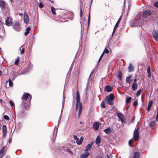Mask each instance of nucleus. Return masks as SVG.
<instances>
[{
	"label": "nucleus",
	"instance_id": "obj_27",
	"mask_svg": "<svg viewBox=\"0 0 158 158\" xmlns=\"http://www.w3.org/2000/svg\"><path fill=\"white\" fill-rule=\"evenodd\" d=\"M110 127H108L106 129L104 130V131L107 134H109L110 132Z\"/></svg>",
	"mask_w": 158,
	"mask_h": 158
},
{
	"label": "nucleus",
	"instance_id": "obj_2",
	"mask_svg": "<svg viewBox=\"0 0 158 158\" xmlns=\"http://www.w3.org/2000/svg\"><path fill=\"white\" fill-rule=\"evenodd\" d=\"M76 97V109H79L78 117H79L81 112L82 104V103L80 102V97L78 91L77 92Z\"/></svg>",
	"mask_w": 158,
	"mask_h": 158
},
{
	"label": "nucleus",
	"instance_id": "obj_7",
	"mask_svg": "<svg viewBox=\"0 0 158 158\" xmlns=\"http://www.w3.org/2000/svg\"><path fill=\"white\" fill-rule=\"evenodd\" d=\"M12 20L11 18L10 17H8L6 19V24L8 26H10L12 24Z\"/></svg>",
	"mask_w": 158,
	"mask_h": 158
},
{
	"label": "nucleus",
	"instance_id": "obj_60",
	"mask_svg": "<svg viewBox=\"0 0 158 158\" xmlns=\"http://www.w3.org/2000/svg\"><path fill=\"white\" fill-rule=\"evenodd\" d=\"M98 158H102V156L101 155H99L98 156Z\"/></svg>",
	"mask_w": 158,
	"mask_h": 158
},
{
	"label": "nucleus",
	"instance_id": "obj_32",
	"mask_svg": "<svg viewBox=\"0 0 158 158\" xmlns=\"http://www.w3.org/2000/svg\"><path fill=\"white\" fill-rule=\"evenodd\" d=\"M155 123V121H152V122H151L149 124L150 127H151L152 128L153 127Z\"/></svg>",
	"mask_w": 158,
	"mask_h": 158
},
{
	"label": "nucleus",
	"instance_id": "obj_47",
	"mask_svg": "<svg viewBox=\"0 0 158 158\" xmlns=\"http://www.w3.org/2000/svg\"><path fill=\"white\" fill-rule=\"evenodd\" d=\"M154 6L157 8H158V2H156L154 4Z\"/></svg>",
	"mask_w": 158,
	"mask_h": 158
},
{
	"label": "nucleus",
	"instance_id": "obj_56",
	"mask_svg": "<svg viewBox=\"0 0 158 158\" xmlns=\"http://www.w3.org/2000/svg\"><path fill=\"white\" fill-rule=\"evenodd\" d=\"M148 77L149 78H150V77H151V72H150V73H148Z\"/></svg>",
	"mask_w": 158,
	"mask_h": 158
},
{
	"label": "nucleus",
	"instance_id": "obj_34",
	"mask_svg": "<svg viewBox=\"0 0 158 158\" xmlns=\"http://www.w3.org/2000/svg\"><path fill=\"white\" fill-rule=\"evenodd\" d=\"M107 101L108 104L110 105H112L113 104V100H106Z\"/></svg>",
	"mask_w": 158,
	"mask_h": 158
},
{
	"label": "nucleus",
	"instance_id": "obj_37",
	"mask_svg": "<svg viewBox=\"0 0 158 158\" xmlns=\"http://www.w3.org/2000/svg\"><path fill=\"white\" fill-rule=\"evenodd\" d=\"M4 118L7 121H8L9 120V117L6 115H4L3 116Z\"/></svg>",
	"mask_w": 158,
	"mask_h": 158
},
{
	"label": "nucleus",
	"instance_id": "obj_62",
	"mask_svg": "<svg viewBox=\"0 0 158 158\" xmlns=\"http://www.w3.org/2000/svg\"><path fill=\"white\" fill-rule=\"evenodd\" d=\"M2 71L0 70V76L2 74Z\"/></svg>",
	"mask_w": 158,
	"mask_h": 158
},
{
	"label": "nucleus",
	"instance_id": "obj_15",
	"mask_svg": "<svg viewBox=\"0 0 158 158\" xmlns=\"http://www.w3.org/2000/svg\"><path fill=\"white\" fill-rule=\"evenodd\" d=\"M116 115L120 119H123L124 118V115L122 113L120 112L117 113L116 114Z\"/></svg>",
	"mask_w": 158,
	"mask_h": 158
},
{
	"label": "nucleus",
	"instance_id": "obj_9",
	"mask_svg": "<svg viewBox=\"0 0 158 158\" xmlns=\"http://www.w3.org/2000/svg\"><path fill=\"white\" fill-rule=\"evenodd\" d=\"M120 19H121V17L118 19V21L116 23L114 27L113 32L112 33V35H114V33L115 32L117 27L118 26V25H119V23L120 21Z\"/></svg>",
	"mask_w": 158,
	"mask_h": 158
},
{
	"label": "nucleus",
	"instance_id": "obj_16",
	"mask_svg": "<svg viewBox=\"0 0 158 158\" xmlns=\"http://www.w3.org/2000/svg\"><path fill=\"white\" fill-rule=\"evenodd\" d=\"M89 153L88 152H86L82 154L81 156V158H86L89 155Z\"/></svg>",
	"mask_w": 158,
	"mask_h": 158
},
{
	"label": "nucleus",
	"instance_id": "obj_6",
	"mask_svg": "<svg viewBox=\"0 0 158 158\" xmlns=\"http://www.w3.org/2000/svg\"><path fill=\"white\" fill-rule=\"evenodd\" d=\"M153 38L156 41H158V30H154L152 32Z\"/></svg>",
	"mask_w": 158,
	"mask_h": 158
},
{
	"label": "nucleus",
	"instance_id": "obj_39",
	"mask_svg": "<svg viewBox=\"0 0 158 158\" xmlns=\"http://www.w3.org/2000/svg\"><path fill=\"white\" fill-rule=\"evenodd\" d=\"M67 151L69 152L70 154L73 155V153L72 152L71 150L69 148H67L66 149Z\"/></svg>",
	"mask_w": 158,
	"mask_h": 158
},
{
	"label": "nucleus",
	"instance_id": "obj_42",
	"mask_svg": "<svg viewBox=\"0 0 158 158\" xmlns=\"http://www.w3.org/2000/svg\"><path fill=\"white\" fill-rule=\"evenodd\" d=\"M101 105L103 108H104L105 107V103L103 101L102 102Z\"/></svg>",
	"mask_w": 158,
	"mask_h": 158
},
{
	"label": "nucleus",
	"instance_id": "obj_20",
	"mask_svg": "<svg viewBox=\"0 0 158 158\" xmlns=\"http://www.w3.org/2000/svg\"><path fill=\"white\" fill-rule=\"evenodd\" d=\"M0 7L2 9L5 8V5L4 1L0 0Z\"/></svg>",
	"mask_w": 158,
	"mask_h": 158
},
{
	"label": "nucleus",
	"instance_id": "obj_35",
	"mask_svg": "<svg viewBox=\"0 0 158 158\" xmlns=\"http://www.w3.org/2000/svg\"><path fill=\"white\" fill-rule=\"evenodd\" d=\"M19 61V58L18 57L15 60V64L16 65H18V63Z\"/></svg>",
	"mask_w": 158,
	"mask_h": 158
},
{
	"label": "nucleus",
	"instance_id": "obj_22",
	"mask_svg": "<svg viewBox=\"0 0 158 158\" xmlns=\"http://www.w3.org/2000/svg\"><path fill=\"white\" fill-rule=\"evenodd\" d=\"M152 103L153 102L152 101H150L149 102L148 106L147 108V110L148 111H149L150 110L151 107L152 106Z\"/></svg>",
	"mask_w": 158,
	"mask_h": 158
},
{
	"label": "nucleus",
	"instance_id": "obj_45",
	"mask_svg": "<svg viewBox=\"0 0 158 158\" xmlns=\"http://www.w3.org/2000/svg\"><path fill=\"white\" fill-rule=\"evenodd\" d=\"M73 137L74 139L76 140V141H78L79 139L76 135H74L73 136Z\"/></svg>",
	"mask_w": 158,
	"mask_h": 158
},
{
	"label": "nucleus",
	"instance_id": "obj_57",
	"mask_svg": "<svg viewBox=\"0 0 158 158\" xmlns=\"http://www.w3.org/2000/svg\"><path fill=\"white\" fill-rule=\"evenodd\" d=\"M120 120L122 123H125V122L124 121L123 119H122Z\"/></svg>",
	"mask_w": 158,
	"mask_h": 158
},
{
	"label": "nucleus",
	"instance_id": "obj_41",
	"mask_svg": "<svg viewBox=\"0 0 158 158\" xmlns=\"http://www.w3.org/2000/svg\"><path fill=\"white\" fill-rule=\"evenodd\" d=\"M138 102L137 100H135L133 103V105L135 106H136L138 105Z\"/></svg>",
	"mask_w": 158,
	"mask_h": 158
},
{
	"label": "nucleus",
	"instance_id": "obj_12",
	"mask_svg": "<svg viewBox=\"0 0 158 158\" xmlns=\"http://www.w3.org/2000/svg\"><path fill=\"white\" fill-rule=\"evenodd\" d=\"M105 89L106 92H109L112 91V88L110 85H107L106 86Z\"/></svg>",
	"mask_w": 158,
	"mask_h": 158
},
{
	"label": "nucleus",
	"instance_id": "obj_40",
	"mask_svg": "<svg viewBox=\"0 0 158 158\" xmlns=\"http://www.w3.org/2000/svg\"><path fill=\"white\" fill-rule=\"evenodd\" d=\"M109 52V51L108 49L106 48L105 49L103 52L104 53H106L107 54Z\"/></svg>",
	"mask_w": 158,
	"mask_h": 158
},
{
	"label": "nucleus",
	"instance_id": "obj_28",
	"mask_svg": "<svg viewBox=\"0 0 158 158\" xmlns=\"http://www.w3.org/2000/svg\"><path fill=\"white\" fill-rule=\"evenodd\" d=\"M132 99L131 97H127L126 100V103H128L130 102V101Z\"/></svg>",
	"mask_w": 158,
	"mask_h": 158
},
{
	"label": "nucleus",
	"instance_id": "obj_48",
	"mask_svg": "<svg viewBox=\"0 0 158 158\" xmlns=\"http://www.w3.org/2000/svg\"><path fill=\"white\" fill-rule=\"evenodd\" d=\"M39 7L40 8H42L43 7V5L42 3H40L39 5Z\"/></svg>",
	"mask_w": 158,
	"mask_h": 158
},
{
	"label": "nucleus",
	"instance_id": "obj_30",
	"mask_svg": "<svg viewBox=\"0 0 158 158\" xmlns=\"http://www.w3.org/2000/svg\"><path fill=\"white\" fill-rule=\"evenodd\" d=\"M2 132H7V128L6 125H4L2 127Z\"/></svg>",
	"mask_w": 158,
	"mask_h": 158
},
{
	"label": "nucleus",
	"instance_id": "obj_59",
	"mask_svg": "<svg viewBox=\"0 0 158 158\" xmlns=\"http://www.w3.org/2000/svg\"><path fill=\"white\" fill-rule=\"evenodd\" d=\"M11 137H10L9 138V143H10L11 142Z\"/></svg>",
	"mask_w": 158,
	"mask_h": 158
},
{
	"label": "nucleus",
	"instance_id": "obj_55",
	"mask_svg": "<svg viewBox=\"0 0 158 158\" xmlns=\"http://www.w3.org/2000/svg\"><path fill=\"white\" fill-rule=\"evenodd\" d=\"M104 53L103 52L102 53V54L101 55V56L100 58H99V59L98 60V62H99L100 60H101V58L103 56V54H104Z\"/></svg>",
	"mask_w": 158,
	"mask_h": 158
},
{
	"label": "nucleus",
	"instance_id": "obj_44",
	"mask_svg": "<svg viewBox=\"0 0 158 158\" xmlns=\"http://www.w3.org/2000/svg\"><path fill=\"white\" fill-rule=\"evenodd\" d=\"M73 137L74 139L76 140V141H78L79 139L76 135H74L73 136Z\"/></svg>",
	"mask_w": 158,
	"mask_h": 158
},
{
	"label": "nucleus",
	"instance_id": "obj_5",
	"mask_svg": "<svg viewBox=\"0 0 158 158\" xmlns=\"http://www.w3.org/2000/svg\"><path fill=\"white\" fill-rule=\"evenodd\" d=\"M13 28L17 31H19L21 30V27L19 22L15 23L13 26Z\"/></svg>",
	"mask_w": 158,
	"mask_h": 158
},
{
	"label": "nucleus",
	"instance_id": "obj_25",
	"mask_svg": "<svg viewBox=\"0 0 158 158\" xmlns=\"http://www.w3.org/2000/svg\"><path fill=\"white\" fill-rule=\"evenodd\" d=\"M129 72H131L134 70V68L131 64H130L128 68Z\"/></svg>",
	"mask_w": 158,
	"mask_h": 158
},
{
	"label": "nucleus",
	"instance_id": "obj_3",
	"mask_svg": "<svg viewBox=\"0 0 158 158\" xmlns=\"http://www.w3.org/2000/svg\"><path fill=\"white\" fill-rule=\"evenodd\" d=\"M139 127L138 126H137L134 131L133 138L135 141L138 140L139 138Z\"/></svg>",
	"mask_w": 158,
	"mask_h": 158
},
{
	"label": "nucleus",
	"instance_id": "obj_50",
	"mask_svg": "<svg viewBox=\"0 0 158 158\" xmlns=\"http://www.w3.org/2000/svg\"><path fill=\"white\" fill-rule=\"evenodd\" d=\"M133 142V140L132 139H131L130 140H129V145L131 146V143Z\"/></svg>",
	"mask_w": 158,
	"mask_h": 158
},
{
	"label": "nucleus",
	"instance_id": "obj_36",
	"mask_svg": "<svg viewBox=\"0 0 158 158\" xmlns=\"http://www.w3.org/2000/svg\"><path fill=\"white\" fill-rule=\"evenodd\" d=\"M8 81H9V85L10 86V87L12 86H13V83L12 81H11V80L10 79H9Z\"/></svg>",
	"mask_w": 158,
	"mask_h": 158
},
{
	"label": "nucleus",
	"instance_id": "obj_61",
	"mask_svg": "<svg viewBox=\"0 0 158 158\" xmlns=\"http://www.w3.org/2000/svg\"><path fill=\"white\" fill-rule=\"evenodd\" d=\"M136 79H135L134 80V83H136Z\"/></svg>",
	"mask_w": 158,
	"mask_h": 158
},
{
	"label": "nucleus",
	"instance_id": "obj_14",
	"mask_svg": "<svg viewBox=\"0 0 158 158\" xmlns=\"http://www.w3.org/2000/svg\"><path fill=\"white\" fill-rule=\"evenodd\" d=\"M7 146H4L2 149L0 151V158H1L3 155V154L4 152V149H6Z\"/></svg>",
	"mask_w": 158,
	"mask_h": 158
},
{
	"label": "nucleus",
	"instance_id": "obj_17",
	"mask_svg": "<svg viewBox=\"0 0 158 158\" xmlns=\"http://www.w3.org/2000/svg\"><path fill=\"white\" fill-rule=\"evenodd\" d=\"M132 77V76L131 75H130L129 76H128L126 78V81L127 83L130 84L131 82V77Z\"/></svg>",
	"mask_w": 158,
	"mask_h": 158
},
{
	"label": "nucleus",
	"instance_id": "obj_51",
	"mask_svg": "<svg viewBox=\"0 0 158 158\" xmlns=\"http://www.w3.org/2000/svg\"><path fill=\"white\" fill-rule=\"evenodd\" d=\"M24 52V48H23L21 51V54H23Z\"/></svg>",
	"mask_w": 158,
	"mask_h": 158
},
{
	"label": "nucleus",
	"instance_id": "obj_8",
	"mask_svg": "<svg viewBox=\"0 0 158 158\" xmlns=\"http://www.w3.org/2000/svg\"><path fill=\"white\" fill-rule=\"evenodd\" d=\"M152 13V11L149 10H147L143 12V16L144 18H146L149 16Z\"/></svg>",
	"mask_w": 158,
	"mask_h": 158
},
{
	"label": "nucleus",
	"instance_id": "obj_24",
	"mask_svg": "<svg viewBox=\"0 0 158 158\" xmlns=\"http://www.w3.org/2000/svg\"><path fill=\"white\" fill-rule=\"evenodd\" d=\"M139 152H136L134 153L133 158H139Z\"/></svg>",
	"mask_w": 158,
	"mask_h": 158
},
{
	"label": "nucleus",
	"instance_id": "obj_1",
	"mask_svg": "<svg viewBox=\"0 0 158 158\" xmlns=\"http://www.w3.org/2000/svg\"><path fill=\"white\" fill-rule=\"evenodd\" d=\"M21 98L23 100L21 107L22 109H26L29 106V105L26 102V100L27 99L28 101L30 102L31 98V96L28 93H25L23 95Z\"/></svg>",
	"mask_w": 158,
	"mask_h": 158
},
{
	"label": "nucleus",
	"instance_id": "obj_4",
	"mask_svg": "<svg viewBox=\"0 0 158 158\" xmlns=\"http://www.w3.org/2000/svg\"><path fill=\"white\" fill-rule=\"evenodd\" d=\"M141 23L139 20H133L130 22V26L132 27H138L141 26Z\"/></svg>",
	"mask_w": 158,
	"mask_h": 158
},
{
	"label": "nucleus",
	"instance_id": "obj_52",
	"mask_svg": "<svg viewBox=\"0 0 158 158\" xmlns=\"http://www.w3.org/2000/svg\"><path fill=\"white\" fill-rule=\"evenodd\" d=\"M90 20V14L89 13V16H88V23L89 24V23Z\"/></svg>",
	"mask_w": 158,
	"mask_h": 158
},
{
	"label": "nucleus",
	"instance_id": "obj_53",
	"mask_svg": "<svg viewBox=\"0 0 158 158\" xmlns=\"http://www.w3.org/2000/svg\"><path fill=\"white\" fill-rule=\"evenodd\" d=\"M150 66H148V69H147V72L148 73H150Z\"/></svg>",
	"mask_w": 158,
	"mask_h": 158
},
{
	"label": "nucleus",
	"instance_id": "obj_54",
	"mask_svg": "<svg viewBox=\"0 0 158 158\" xmlns=\"http://www.w3.org/2000/svg\"><path fill=\"white\" fill-rule=\"evenodd\" d=\"M80 16L81 18L82 16V9L81 8L80 9Z\"/></svg>",
	"mask_w": 158,
	"mask_h": 158
},
{
	"label": "nucleus",
	"instance_id": "obj_43",
	"mask_svg": "<svg viewBox=\"0 0 158 158\" xmlns=\"http://www.w3.org/2000/svg\"><path fill=\"white\" fill-rule=\"evenodd\" d=\"M73 137L74 139L76 140V141H78L79 139L76 135H74L73 136Z\"/></svg>",
	"mask_w": 158,
	"mask_h": 158
},
{
	"label": "nucleus",
	"instance_id": "obj_31",
	"mask_svg": "<svg viewBox=\"0 0 158 158\" xmlns=\"http://www.w3.org/2000/svg\"><path fill=\"white\" fill-rule=\"evenodd\" d=\"M118 77L119 78V80H121L122 79V73L121 72H119V74L117 75Z\"/></svg>",
	"mask_w": 158,
	"mask_h": 158
},
{
	"label": "nucleus",
	"instance_id": "obj_10",
	"mask_svg": "<svg viewBox=\"0 0 158 158\" xmlns=\"http://www.w3.org/2000/svg\"><path fill=\"white\" fill-rule=\"evenodd\" d=\"M99 126V124L98 122H95L93 125V128L95 131H97L98 129Z\"/></svg>",
	"mask_w": 158,
	"mask_h": 158
},
{
	"label": "nucleus",
	"instance_id": "obj_19",
	"mask_svg": "<svg viewBox=\"0 0 158 158\" xmlns=\"http://www.w3.org/2000/svg\"><path fill=\"white\" fill-rule=\"evenodd\" d=\"M137 83H133L132 84V88L133 91H135L137 88Z\"/></svg>",
	"mask_w": 158,
	"mask_h": 158
},
{
	"label": "nucleus",
	"instance_id": "obj_23",
	"mask_svg": "<svg viewBox=\"0 0 158 158\" xmlns=\"http://www.w3.org/2000/svg\"><path fill=\"white\" fill-rule=\"evenodd\" d=\"M31 28L30 27H27L26 30V31L24 33V35H27L29 33L30 31V30Z\"/></svg>",
	"mask_w": 158,
	"mask_h": 158
},
{
	"label": "nucleus",
	"instance_id": "obj_13",
	"mask_svg": "<svg viewBox=\"0 0 158 158\" xmlns=\"http://www.w3.org/2000/svg\"><path fill=\"white\" fill-rule=\"evenodd\" d=\"M101 139L100 137L99 136H98L95 140V143L97 145H99L101 143Z\"/></svg>",
	"mask_w": 158,
	"mask_h": 158
},
{
	"label": "nucleus",
	"instance_id": "obj_46",
	"mask_svg": "<svg viewBox=\"0 0 158 158\" xmlns=\"http://www.w3.org/2000/svg\"><path fill=\"white\" fill-rule=\"evenodd\" d=\"M11 106H13L14 105V102L12 101H10L9 102Z\"/></svg>",
	"mask_w": 158,
	"mask_h": 158
},
{
	"label": "nucleus",
	"instance_id": "obj_29",
	"mask_svg": "<svg viewBox=\"0 0 158 158\" xmlns=\"http://www.w3.org/2000/svg\"><path fill=\"white\" fill-rule=\"evenodd\" d=\"M51 10L52 13L54 15H56V13L55 12V8L52 6L51 7Z\"/></svg>",
	"mask_w": 158,
	"mask_h": 158
},
{
	"label": "nucleus",
	"instance_id": "obj_38",
	"mask_svg": "<svg viewBox=\"0 0 158 158\" xmlns=\"http://www.w3.org/2000/svg\"><path fill=\"white\" fill-rule=\"evenodd\" d=\"M22 125L20 122H19L18 124H17V127H18L19 129H20L22 127Z\"/></svg>",
	"mask_w": 158,
	"mask_h": 158
},
{
	"label": "nucleus",
	"instance_id": "obj_26",
	"mask_svg": "<svg viewBox=\"0 0 158 158\" xmlns=\"http://www.w3.org/2000/svg\"><path fill=\"white\" fill-rule=\"evenodd\" d=\"M23 19L25 22L26 23H27L29 21L28 16L27 15H25L24 16Z\"/></svg>",
	"mask_w": 158,
	"mask_h": 158
},
{
	"label": "nucleus",
	"instance_id": "obj_21",
	"mask_svg": "<svg viewBox=\"0 0 158 158\" xmlns=\"http://www.w3.org/2000/svg\"><path fill=\"white\" fill-rule=\"evenodd\" d=\"M92 144L90 143L88 144L86 147L85 151H89L92 147Z\"/></svg>",
	"mask_w": 158,
	"mask_h": 158
},
{
	"label": "nucleus",
	"instance_id": "obj_11",
	"mask_svg": "<svg viewBox=\"0 0 158 158\" xmlns=\"http://www.w3.org/2000/svg\"><path fill=\"white\" fill-rule=\"evenodd\" d=\"M114 96L113 94H110L109 95V96H107L106 97L105 100H113L114 99Z\"/></svg>",
	"mask_w": 158,
	"mask_h": 158
},
{
	"label": "nucleus",
	"instance_id": "obj_63",
	"mask_svg": "<svg viewBox=\"0 0 158 158\" xmlns=\"http://www.w3.org/2000/svg\"><path fill=\"white\" fill-rule=\"evenodd\" d=\"M93 73V71H92L90 73V74L89 76V77H90L91 76V74Z\"/></svg>",
	"mask_w": 158,
	"mask_h": 158
},
{
	"label": "nucleus",
	"instance_id": "obj_64",
	"mask_svg": "<svg viewBox=\"0 0 158 158\" xmlns=\"http://www.w3.org/2000/svg\"><path fill=\"white\" fill-rule=\"evenodd\" d=\"M135 119V117H133L132 118V121H134V120Z\"/></svg>",
	"mask_w": 158,
	"mask_h": 158
},
{
	"label": "nucleus",
	"instance_id": "obj_49",
	"mask_svg": "<svg viewBox=\"0 0 158 158\" xmlns=\"http://www.w3.org/2000/svg\"><path fill=\"white\" fill-rule=\"evenodd\" d=\"M156 120L157 121H158V107L157 109V114L156 118Z\"/></svg>",
	"mask_w": 158,
	"mask_h": 158
},
{
	"label": "nucleus",
	"instance_id": "obj_33",
	"mask_svg": "<svg viewBox=\"0 0 158 158\" xmlns=\"http://www.w3.org/2000/svg\"><path fill=\"white\" fill-rule=\"evenodd\" d=\"M141 92V90L140 89H139L138 90V91H137V93L136 94V96L137 97H138L140 95V94Z\"/></svg>",
	"mask_w": 158,
	"mask_h": 158
},
{
	"label": "nucleus",
	"instance_id": "obj_58",
	"mask_svg": "<svg viewBox=\"0 0 158 158\" xmlns=\"http://www.w3.org/2000/svg\"><path fill=\"white\" fill-rule=\"evenodd\" d=\"M3 133V136L5 137V136L6 135L7 133V132H5L4 133V132H2Z\"/></svg>",
	"mask_w": 158,
	"mask_h": 158
},
{
	"label": "nucleus",
	"instance_id": "obj_18",
	"mask_svg": "<svg viewBox=\"0 0 158 158\" xmlns=\"http://www.w3.org/2000/svg\"><path fill=\"white\" fill-rule=\"evenodd\" d=\"M83 137L81 136L78 141H76L77 144L78 145L81 144L83 142Z\"/></svg>",
	"mask_w": 158,
	"mask_h": 158
}]
</instances>
